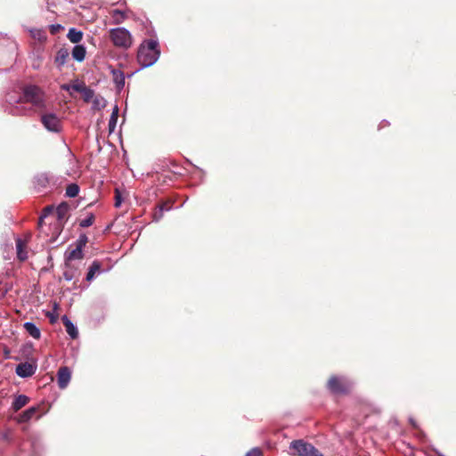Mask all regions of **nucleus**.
<instances>
[{
  "label": "nucleus",
  "mask_w": 456,
  "mask_h": 456,
  "mask_svg": "<svg viewBox=\"0 0 456 456\" xmlns=\"http://www.w3.org/2000/svg\"><path fill=\"white\" fill-rule=\"evenodd\" d=\"M118 105H115L112 113L110 115V120H109V131L110 133L114 132L118 121Z\"/></svg>",
  "instance_id": "22"
},
{
  "label": "nucleus",
  "mask_w": 456,
  "mask_h": 456,
  "mask_svg": "<svg viewBox=\"0 0 456 456\" xmlns=\"http://www.w3.org/2000/svg\"><path fill=\"white\" fill-rule=\"evenodd\" d=\"M80 94H82L84 101L86 102H89L94 95V91L93 89H91L90 87H87L85 86V87H83V90Z\"/></svg>",
  "instance_id": "26"
},
{
  "label": "nucleus",
  "mask_w": 456,
  "mask_h": 456,
  "mask_svg": "<svg viewBox=\"0 0 456 456\" xmlns=\"http://www.w3.org/2000/svg\"><path fill=\"white\" fill-rule=\"evenodd\" d=\"M83 87H85V85L84 84H73L71 86V88L75 91V92H77V93H81L82 90H83Z\"/></svg>",
  "instance_id": "34"
},
{
  "label": "nucleus",
  "mask_w": 456,
  "mask_h": 456,
  "mask_svg": "<svg viewBox=\"0 0 456 456\" xmlns=\"http://www.w3.org/2000/svg\"><path fill=\"white\" fill-rule=\"evenodd\" d=\"M61 28V25H59V24H57V25H52V26L50 27V29H51V32H52L53 34H54V33H56V32H57Z\"/></svg>",
  "instance_id": "35"
},
{
  "label": "nucleus",
  "mask_w": 456,
  "mask_h": 456,
  "mask_svg": "<svg viewBox=\"0 0 456 456\" xmlns=\"http://www.w3.org/2000/svg\"><path fill=\"white\" fill-rule=\"evenodd\" d=\"M48 317L50 318L51 322H54L56 320V317L53 314H49Z\"/></svg>",
  "instance_id": "39"
},
{
  "label": "nucleus",
  "mask_w": 456,
  "mask_h": 456,
  "mask_svg": "<svg viewBox=\"0 0 456 456\" xmlns=\"http://www.w3.org/2000/svg\"><path fill=\"white\" fill-rule=\"evenodd\" d=\"M17 50V45L15 42L10 43L8 53L4 55V61L0 64H8L14 58V53Z\"/></svg>",
  "instance_id": "23"
},
{
  "label": "nucleus",
  "mask_w": 456,
  "mask_h": 456,
  "mask_svg": "<svg viewBox=\"0 0 456 456\" xmlns=\"http://www.w3.org/2000/svg\"><path fill=\"white\" fill-rule=\"evenodd\" d=\"M61 320L69 337L71 338H77L78 336V330L75 324L66 315L62 316Z\"/></svg>",
  "instance_id": "15"
},
{
  "label": "nucleus",
  "mask_w": 456,
  "mask_h": 456,
  "mask_svg": "<svg viewBox=\"0 0 456 456\" xmlns=\"http://www.w3.org/2000/svg\"><path fill=\"white\" fill-rule=\"evenodd\" d=\"M409 421H410L411 425L414 428H416V429H418V428H419L417 422H416L412 418H410Z\"/></svg>",
  "instance_id": "36"
},
{
  "label": "nucleus",
  "mask_w": 456,
  "mask_h": 456,
  "mask_svg": "<svg viewBox=\"0 0 456 456\" xmlns=\"http://www.w3.org/2000/svg\"><path fill=\"white\" fill-rule=\"evenodd\" d=\"M30 234H27L25 239H21L17 237L16 241V250H17V257L20 261H25L28 258V252L26 250L28 240L30 238Z\"/></svg>",
  "instance_id": "9"
},
{
  "label": "nucleus",
  "mask_w": 456,
  "mask_h": 456,
  "mask_svg": "<svg viewBox=\"0 0 456 456\" xmlns=\"http://www.w3.org/2000/svg\"><path fill=\"white\" fill-rule=\"evenodd\" d=\"M71 379V371L69 367L63 366L58 370L57 382L61 389H64L69 385Z\"/></svg>",
  "instance_id": "8"
},
{
  "label": "nucleus",
  "mask_w": 456,
  "mask_h": 456,
  "mask_svg": "<svg viewBox=\"0 0 456 456\" xmlns=\"http://www.w3.org/2000/svg\"><path fill=\"white\" fill-rule=\"evenodd\" d=\"M245 456H262V452L259 448H253L246 453Z\"/></svg>",
  "instance_id": "33"
},
{
  "label": "nucleus",
  "mask_w": 456,
  "mask_h": 456,
  "mask_svg": "<svg viewBox=\"0 0 456 456\" xmlns=\"http://www.w3.org/2000/svg\"><path fill=\"white\" fill-rule=\"evenodd\" d=\"M352 386V382L345 377L333 376L328 381L329 390L336 395L348 393Z\"/></svg>",
  "instance_id": "5"
},
{
  "label": "nucleus",
  "mask_w": 456,
  "mask_h": 456,
  "mask_svg": "<svg viewBox=\"0 0 456 456\" xmlns=\"http://www.w3.org/2000/svg\"><path fill=\"white\" fill-rule=\"evenodd\" d=\"M56 216H57V218L59 220L64 218L65 215H66V212H67V207L66 206H63V205H60L57 208H56Z\"/></svg>",
  "instance_id": "30"
},
{
  "label": "nucleus",
  "mask_w": 456,
  "mask_h": 456,
  "mask_svg": "<svg viewBox=\"0 0 456 456\" xmlns=\"http://www.w3.org/2000/svg\"><path fill=\"white\" fill-rule=\"evenodd\" d=\"M289 448L298 456H323L314 445L303 440H294Z\"/></svg>",
  "instance_id": "4"
},
{
  "label": "nucleus",
  "mask_w": 456,
  "mask_h": 456,
  "mask_svg": "<svg viewBox=\"0 0 456 456\" xmlns=\"http://www.w3.org/2000/svg\"><path fill=\"white\" fill-rule=\"evenodd\" d=\"M87 236L86 234H80L77 240V247L80 248L81 249H83V248L86 245L87 243Z\"/></svg>",
  "instance_id": "31"
},
{
  "label": "nucleus",
  "mask_w": 456,
  "mask_h": 456,
  "mask_svg": "<svg viewBox=\"0 0 456 456\" xmlns=\"http://www.w3.org/2000/svg\"><path fill=\"white\" fill-rule=\"evenodd\" d=\"M79 193V186L77 183H69L67 186L65 195L69 198H75Z\"/></svg>",
  "instance_id": "24"
},
{
  "label": "nucleus",
  "mask_w": 456,
  "mask_h": 456,
  "mask_svg": "<svg viewBox=\"0 0 456 456\" xmlns=\"http://www.w3.org/2000/svg\"><path fill=\"white\" fill-rule=\"evenodd\" d=\"M81 258H83V249L76 246L75 248L65 253V265L69 266L70 261Z\"/></svg>",
  "instance_id": "14"
},
{
  "label": "nucleus",
  "mask_w": 456,
  "mask_h": 456,
  "mask_svg": "<svg viewBox=\"0 0 456 456\" xmlns=\"http://www.w3.org/2000/svg\"><path fill=\"white\" fill-rule=\"evenodd\" d=\"M59 179V177H55L49 173H42L35 176L34 185L39 191H43L47 189L53 190L57 186Z\"/></svg>",
  "instance_id": "6"
},
{
  "label": "nucleus",
  "mask_w": 456,
  "mask_h": 456,
  "mask_svg": "<svg viewBox=\"0 0 456 456\" xmlns=\"http://www.w3.org/2000/svg\"><path fill=\"white\" fill-rule=\"evenodd\" d=\"M110 38L116 47L125 50L130 48L133 44L130 31L124 27L111 28L110 30Z\"/></svg>",
  "instance_id": "3"
},
{
  "label": "nucleus",
  "mask_w": 456,
  "mask_h": 456,
  "mask_svg": "<svg viewBox=\"0 0 456 456\" xmlns=\"http://www.w3.org/2000/svg\"><path fill=\"white\" fill-rule=\"evenodd\" d=\"M29 402V398L25 395H19L15 399L13 400L12 403V409L14 411H18L22 407H24Z\"/></svg>",
  "instance_id": "19"
},
{
  "label": "nucleus",
  "mask_w": 456,
  "mask_h": 456,
  "mask_svg": "<svg viewBox=\"0 0 456 456\" xmlns=\"http://www.w3.org/2000/svg\"><path fill=\"white\" fill-rule=\"evenodd\" d=\"M436 452V454H437L438 456H444V455H443V454L439 453L438 452Z\"/></svg>",
  "instance_id": "41"
},
{
  "label": "nucleus",
  "mask_w": 456,
  "mask_h": 456,
  "mask_svg": "<svg viewBox=\"0 0 456 456\" xmlns=\"http://www.w3.org/2000/svg\"><path fill=\"white\" fill-rule=\"evenodd\" d=\"M112 80L118 92H121L125 86V74L122 70L111 69Z\"/></svg>",
  "instance_id": "11"
},
{
  "label": "nucleus",
  "mask_w": 456,
  "mask_h": 456,
  "mask_svg": "<svg viewBox=\"0 0 456 456\" xmlns=\"http://www.w3.org/2000/svg\"><path fill=\"white\" fill-rule=\"evenodd\" d=\"M69 56V52L67 48H60L55 55L54 62L57 65L59 69L63 67L65 63L67 62V60Z\"/></svg>",
  "instance_id": "12"
},
{
  "label": "nucleus",
  "mask_w": 456,
  "mask_h": 456,
  "mask_svg": "<svg viewBox=\"0 0 456 456\" xmlns=\"http://www.w3.org/2000/svg\"><path fill=\"white\" fill-rule=\"evenodd\" d=\"M76 273L77 271L71 268L69 264V266H66V270L63 272V278L66 281H70L76 277Z\"/></svg>",
  "instance_id": "27"
},
{
  "label": "nucleus",
  "mask_w": 456,
  "mask_h": 456,
  "mask_svg": "<svg viewBox=\"0 0 456 456\" xmlns=\"http://www.w3.org/2000/svg\"><path fill=\"white\" fill-rule=\"evenodd\" d=\"M70 88H71V86L70 85H68V84H63L61 86V89L64 90V91H68L69 92L70 91Z\"/></svg>",
  "instance_id": "37"
},
{
  "label": "nucleus",
  "mask_w": 456,
  "mask_h": 456,
  "mask_svg": "<svg viewBox=\"0 0 456 456\" xmlns=\"http://www.w3.org/2000/svg\"><path fill=\"white\" fill-rule=\"evenodd\" d=\"M160 56V49L157 39H145L142 42L137 52V61L141 69L155 64Z\"/></svg>",
  "instance_id": "2"
},
{
  "label": "nucleus",
  "mask_w": 456,
  "mask_h": 456,
  "mask_svg": "<svg viewBox=\"0 0 456 456\" xmlns=\"http://www.w3.org/2000/svg\"><path fill=\"white\" fill-rule=\"evenodd\" d=\"M36 370L37 368L33 364L24 362L17 365L15 372L20 378H28L34 375Z\"/></svg>",
  "instance_id": "10"
},
{
  "label": "nucleus",
  "mask_w": 456,
  "mask_h": 456,
  "mask_svg": "<svg viewBox=\"0 0 456 456\" xmlns=\"http://www.w3.org/2000/svg\"><path fill=\"white\" fill-rule=\"evenodd\" d=\"M98 104H99V99H98V98H95V99H94V105L95 107H97V106H98Z\"/></svg>",
  "instance_id": "40"
},
{
  "label": "nucleus",
  "mask_w": 456,
  "mask_h": 456,
  "mask_svg": "<svg viewBox=\"0 0 456 456\" xmlns=\"http://www.w3.org/2000/svg\"><path fill=\"white\" fill-rule=\"evenodd\" d=\"M53 212V208L51 206H48L44 208L42 215L39 217L38 224L42 225L43 220L48 216L49 214Z\"/></svg>",
  "instance_id": "29"
},
{
  "label": "nucleus",
  "mask_w": 456,
  "mask_h": 456,
  "mask_svg": "<svg viewBox=\"0 0 456 456\" xmlns=\"http://www.w3.org/2000/svg\"><path fill=\"white\" fill-rule=\"evenodd\" d=\"M72 58L81 62L85 60L86 54V49L83 45H76L71 51Z\"/></svg>",
  "instance_id": "16"
},
{
  "label": "nucleus",
  "mask_w": 456,
  "mask_h": 456,
  "mask_svg": "<svg viewBox=\"0 0 456 456\" xmlns=\"http://www.w3.org/2000/svg\"><path fill=\"white\" fill-rule=\"evenodd\" d=\"M102 272V263L98 260H94L88 269L86 280L87 281H91L97 274H100Z\"/></svg>",
  "instance_id": "13"
},
{
  "label": "nucleus",
  "mask_w": 456,
  "mask_h": 456,
  "mask_svg": "<svg viewBox=\"0 0 456 456\" xmlns=\"http://www.w3.org/2000/svg\"><path fill=\"white\" fill-rule=\"evenodd\" d=\"M122 204V197H121V194L120 192L118 191V190H116V194H115V204L114 206L116 208H119Z\"/></svg>",
  "instance_id": "32"
},
{
  "label": "nucleus",
  "mask_w": 456,
  "mask_h": 456,
  "mask_svg": "<svg viewBox=\"0 0 456 456\" xmlns=\"http://www.w3.org/2000/svg\"><path fill=\"white\" fill-rule=\"evenodd\" d=\"M24 103H30L37 110L45 109V96L43 90L35 85H28L22 88V95L16 97L8 94L4 110L12 116H26L32 110L26 108Z\"/></svg>",
  "instance_id": "1"
},
{
  "label": "nucleus",
  "mask_w": 456,
  "mask_h": 456,
  "mask_svg": "<svg viewBox=\"0 0 456 456\" xmlns=\"http://www.w3.org/2000/svg\"><path fill=\"white\" fill-rule=\"evenodd\" d=\"M170 208H171V206L169 205V203H167V202L161 203L159 206V210L154 213V216H153L154 220L159 221L162 217L163 213L165 211H168Z\"/></svg>",
  "instance_id": "25"
},
{
  "label": "nucleus",
  "mask_w": 456,
  "mask_h": 456,
  "mask_svg": "<svg viewBox=\"0 0 456 456\" xmlns=\"http://www.w3.org/2000/svg\"><path fill=\"white\" fill-rule=\"evenodd\" d=\"M389 125L388 122L387 120H382L381 123L379 124V128H382L384 126H387Z\"/></svg>",
  "instance_id": "38"
},
{
  "label": "nucleus",
  "mask_w": 456,
  "mask_h": 456,
  "mask_svg": "<svg viewBox=\"0 0 456 456\" xmlns=\"http://www.w3.org/2000/svg\"><path fill=\"white\" fill-rule=\"evenodd\" d=\"M23 327L27 333L31 336L33 338L39 339L41 337L40 330L37 327L34 322H26L23 324Z\"/></svg>",
  "instance_id": "18"
},
{
  "label": "nucleus",
  "mask_w": 456,
  "mask_h": 456,
  "mask_svg": "<svg viewBox=\"0 0 456 456\" xmlns=\"http://www.w3.org/2000/svg\"><path fill=\"white\" fill-rule=\"evenodd\" d=\"M94 222V215L90 213L87 215L86 218L80 221L79 225L82 228H86L91 226Z\"/></svg>",
  "instance_id": "28"
},
{
  "label": "nucleus",
  "mask_w": 456,
  "mask_h": 456,
  "mask_svg": "<svg viewBox=\"0 0 456 456\" xmlns=\"http://www.w3.org/2000/svg\"><path fill=\"white\" fill-rule=\"evenodd\" d=\"M41 122L49 132L60 133L61 131V121L54 113H46L42 115Z\"/></svg>",
  "instance_id": "7"
},
{
  "label": "nucleus",
  "mask_w": 456,
  "mask_h": 456,
  "mask_svg": "<svg viewBox=\"0 0 456 456\" xmlns=\"http://www.w3.org/2000/svg\"><path fill=\"white\" fill-rule=\"evenodd\" d=\"M67 37L69 38V40L71 43L78 45V43L83 38V32L81 30H78V29L75 28H69V32L67 34Z\"/></svg>",
  "instance_id": "20"
},
{
  "label": "nucleus",
  "mask_w": 456,
  "mask_h": 456,
  "mask_svg": "<svg viewBox=\"0 0 456 456\" xmlns=\"http://www.w3.org/2000/svg\"><path fill=\"white\" fill-rule=\"evenodd\" d=\"M110 15H111L113 23L117 24V25L123 23L125 21V20L126 19V12L124 11H121L118 9L112 10L110 12Z\"/></svg>",
  "instance_id": "21"
},
{
  "label": "nucleus",
  "mask_w": 456,
  "mask_h": 456,
  "mask_svg": "<svg viewBox=\"0 0 456 456\" xmlns=\"http://www.w3.org/2000/svg\"><path fill=\"white\" fill-rule=\"evenodd\" d=\"M37 406L29 407L28 409H27L19 415L18 421L20 423H25L29 421L33 418V416L37 412Z\"/></svg>",
  "instance_id": "17"
}]
</instances>
